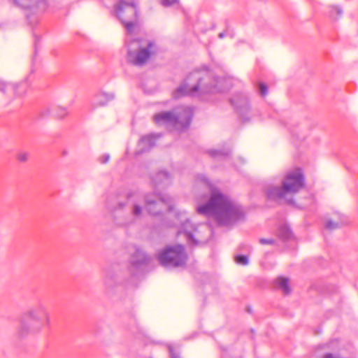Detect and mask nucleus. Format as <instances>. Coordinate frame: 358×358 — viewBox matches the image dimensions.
I'll return each instance as SVG.
<instances>
[{
    "mask_svg": "<svg viewBox=\"0 0 358 358\" xmlns=\"http://www.w3.org/2000/svg\"><path fill=\"white\" fill-rule=\"evenodd\" d=\"M230 102L241 115H243L250 110L248 99L243 94H236L230 100Z\"/></svg>",
    "mask_w": 358,
    "mask_h": 358,
    "instance_id": "nucleus-11",
    "label": "nucleus"
},
{
    "mask_svg": "<svg viewBox=\"0 0 358 358\" xmlns=\"http://www.w3.org/2000/svg\"><path fill=\"white\" fill-rule=\"evenodd\" d=\"M344 223L342 222H334V221H332L331 220H328L325 222V227L327 229L333 230V229H336L340 227Z\"/></svg>",
    "mask_w": 358,
    "mask_h": 358,
    "instance_id": "nucleus-21",
    "label": "nucleus"
},
{
    "mask_svg": "<svg viewBox=\"0 0 358 358\" xmlns=\"http://www.w3.org/2000/svg\"><path fill=\"white\" fill-rule=\"evenodd\" d=\"M159 263L164 267H179L186 264L187 255L182 245L169 246L157 255Z\"/></svg>",
    "mask_w": 358,
    "mask_h": 358,
    "instance_id": "nucleus-8",
    "label": "nucleus"
},
{
    "mask_svg": "<svg viewBox=\"0 0 358 358\" xmlns=\"http://www.w3.org/2000/svg\"><path fill=\"white\" fill-rule=\"evenodd\" d=\"M65 115H66V112L65 110H64V114L62 115L64 116Z\"/></svg>",
    "mask_w": 358,
    "mask_h": 358,
    "instance_id": "nucleus-33",
    "label": "nucleus"
},
{
    "mask_svg": "<svg viewBox=\"0 0 358 358\" xmlns=\"http://www.w3.org/2000/svg\"><path fill=\"white\" fill-rule=\"evenodd\" d=\"M227 83V79L213 78L206 69L196 70L190 73L185 83L173 92V97L178 99L184 95L202 96L224 92L228 90Z\"/></svg>",
    "mask_w": 358,
    "mask_h": 358,
    "instance_id": "nucleus-3",
    "label": "nucleus"
},
{
    "mask_svg": "<svg viewBox=\"0 0 358 358\" xmlns=\"http://www.w3.org/2000/svg\"><path fill=\"white\" fill-rule=\"evenodd\" d=\"M208 153L210 156L213 157L227 156L229 154V152H222L221 150H210L208 151Z\"/></svg>",
    "mask_w": 358,
    "mask_h": 358,
    "instance_id": "nucleus-23",
    "label": "nucleus"
},
{
    "mask_svg": "<svg viewBox=\"0 0 358 358\" xmlns=\"http://www.w3.org/2000/svg\"><path fill=\"white\" fill-rule=\"evenodd\" d=\"M343 14V10L340 7L338 6H331L330 7L329 15L334 19L336 20L339 17H341Z\"/></svg>",
    "mask_w": 358,
    "mask_h": 358,
    "instance_id": "nucleus-20",
    "label": "nucleus"
},
{
    "mask_svg": "<svg viewBox=\"0 0 358 358\" xmlns=\"http://www.w3.org/2000/svg\"><path fill=\"white\" fill-rule=\"evenodd\" d=\"M13 2L17 6L24 8H36L41 11H44L46 9V0H41L36 1L35 0H12Z\"/></svg>",
    "mask_w": 358,
    "mask_h": 358,
    "instance_id": "nucleus-13",
    "label": "nucleus"
},
{
    "mask_svg": "<svg viewBox=\"0 0 358 358\" xmlns=\"http://www.w3.org/2000/svg\"><path fill=\"white\" fill-rule=\"evenodd\" d=\"M114 12L116 17L125 26L129 34L125 41L128 48V62L137 66L144 64L150 57L155 53L156 47L152 41L132 38L131 34L133 32L138 17V10L136 5L120 1L115 6Z\"/></svg>",
    "mask_w": 358,
    "mask_h": 358,
    "instance_id": "nucleus-1",
    "label": "nucleus"
},
{
    "mask_svg": "<svg viewBox=\"0 0 358 358\" xmlns=\"http://www.w3.org/2000/svg\"><path fill=\"white\" fill-rule=\"evenodd\" d=\"M236 262L238 264L246 265L248 263V259L245 255H238L236 257Z\"/></svg>",
    "mask_w": 358,
    "mask_h": 358,
    "instance_id": "nucleus-24",
    "label": "nucleus"
},
{
    "mask_svg": "<svg viewBox=\"0 0 358 358\" xmlns=\"http://www.w3.org/2000/svg\"><path fill=\"white\" fill-rule=\"evenodd\" d=\"M279 235L285 239L289 238L292 236V231L287 226H282L279 230Z\"/></svg>",
    "mask_w": 358,
    "mask_h": 358,
    "instance_id": "nucleus-22",
    "label": "nucleus"
},
{
    "mask_svg": "<svg viewBox=\"0 0 358 358\" xmlns=\"http://www.w3.org/2000/svg\"><path fill=\"white\" fill-rule=\"evenodd\" d=\"M137 197H138V194H132L129 195V200L131 199L132 198L136 199Z\"/></svg>",
    "mask_w": 358,
    "mask_h": 358,
    "instance_id": "nucleus-31",
    "label": "nucleus"
},
{
    "mask_svg": "<svg viewBox=\"0 0 358 358\" xmlns=\"http://www.w3.org/2000/svg\"><path fill=\"white\" fill-rule=\"evenodd\" d=\"M143 213V208L142 207L138 204V203H134L133 209L131 211L132 215L134 217V218H132L130 221L124 223V225H129L130 224H132L135 222L136 218H138L141 216Z\"/></svg>",
    "mask_w": 358,
    "mask_h": 358,
    "instance_id": "nucleus-18",
    "label": "nucleus"
},
{
    "mask_svg": "<svg viewBox=\"0 0 358 358\" xmlns=\"http://www.w3.org/2000/svg\"><path fill=\"white\" fill-rule=\"evenodd\" d=\"M27 87L28 85L26 83H22L18 85H13L11 83L0 81V91L4 94L12 91L13 92V94L20 96L26 92Z\"/></svg>",
    "mask_w": 358,
    "mask_h": 358,
    "instance_id": "nucleus-12",
    "label": "nucleus"
},
{
    "mask_svg": "<svg viewBox=\"0 0 358 358\" xmlns=\"http://www.w3.org/2000/svg\"><path fill=\"white\" fill-rule=\"evenodd\" d=\"M199 180L208 188L210 197L208 202L197 206V212L213 217L220 225H229L243 217L241 207L215 188L204 176Z\"/></svg>",
    "mask_w": 358,
    "mask_h": 358,
    "instance_id": "nucleus-2",
    "label": "nucleus"
},
{
    "mask_svg": "<svg viewBox=\"0 0 358 358\" xmlns=\"http://www.w3.org/2000/svg\"><path fill=\"white\" fill-rule=\"evenodd\" d=\"M178 0H162V4L164 6H169L176 3Z\"/></svg>",
    "mask_w": 358,
    "mask_h": 358,
    "instance_id": "nucleus-29",
    "label": "nucleus"
},
{
    "mask_svg": "<svg viewBox=\"0 0 358 358\" xmlns=\"http://www.w3.org/2000/svg\"><path fill=\"white\" fill-rule=\"evenodd\" d=\"M110 160V155L108 154H104L103 155L100 159L99 161L101 164H106Z\"/></svg>",
    "mask_w": 358,
    "mask_h": 358,
    "instance_id": "nucleus-28",
    "label": "nucleus"
},
{
    "mask_svg": "<svg viewBox=\"0 0 358 358\" xmlns=\"http://www.w3.org/2000/svg\"><path fill=\"white\" fill-rule=\"evenodd\" d=\"M148 260L149 257L140 248L134 247V252L130 259L131 270L140 268Z\"/></svg>",
    "mask_w": 358,
    "mask_h": 358,
    "instance_id": "nucleus-10",
    "label": "nucleus"
},
{
    "mask_svg": "<svg viewBox=\"0 0 358 358\" xmlns=\"http://www.w3.org/2000/svg\"><path fill=\"white\" fill-rule=\"evenodd\" d=\"M224 36H225V34H224V33H220L218 35L220 38H222Z\"/></svg>",
    "mask_w": 358,
    "mask_h": 358,
    "instance_id": "nucleus-32",
    "label": "nucleus"
},
{
    "mask_svg": "<svg viewBox=\"0 0 358 358\" xmlns=\"http://www.w3.org/2000/svg\"><path fill=\"white\" fill-rule=\"evenodd\" d=\"M277 287L280 289L285 294L290 293V287L289 285V280L286 278L279 277L275 280Z\"/></svg>",
    "mask_w": 358,
    "mask_h": 358,
    "instance_id": "nucleus-17",
    "label": "nucleus"
},
{
    "mask_svg": "<svg viewBox=\"0 0 358 358\" xmlns=\"http://www.w3.org/2000/svg\"><path fill=\"white\" fill-rule=\"evenodd\" d=\"M169 352L171 358H178V356L173 352V350L171 348H169Z\"/></svg>",
    "mask_w": 358,
    "mask_h": 358,
    "instance_id": "nucleus-30",
    "label": "nucleus"
},
{
    "mask_svg": "<svg viewBox=\"0 0 358 358\" xmlns=\"http://www.w3.org/2000/svg\"><path fill=\"white\" fill-rule=\"evenodd\" d=\"M304 186V177L301 169L289 171L283 181L282 187H273L267 189L266 194L269 199H285L289 203H292V199L287 198L289 194L299 192Z\"/></svg>",
    "mask_w": 358,
    "mask_h": 358,
    "instance_id": "nucleus-7",
    "label": "nucleus"
},
{
    "mask_svg": "<svg viewBox=\"0 0 358 358\" xmlns=\"http://www.w3.org/2000/svg\"><path fill=\"white\" fill-rule=\"evenodd\" d=\"M155 145V138L154 135H147L142 137L138 143L139 150L137 151V155L143 153L149 150Z\"/></svg>",
    "mask_w": 358,
    "mask_h": 358,
    "instance_id": "nucleus-15",
    "label": "nucleus"
},
{
    "mask_svg": "<svg viewBox=\"0 0 358 358\" xmlns=\"http://www.w3.org/2000/svg\"><path fill=\"white\" fill-rule=\"evenodd\" d=\"M176 221L173 225L179 227L178 235L183 234L187 243L191 245H201L207 242L211 235V230L206 224L196 227L187 217L185 212L176 215Z\"/></svg>",
    "mask_w": 358,
    "mask_h": 358,
    "instance_id": "nucleus-5",
    "label": "nucleus"
},
{
    "mask_svg": "<svg viewBox=\"0 0 358 358\" xmlns=\"http://www.w3.org/2000/svg\"><path fill=\"white\" fill-rule=\"evenodd\" d=\"M104 285L107 289H110L115 284V278L110 273H107L103 279Z\"/></svg>",
    "mask_w": 358,
    "mask_h": 358,
    "instance_id": "nucleus-19",
    "label": "nucleus"
},
{
    "mask_svg": "<svg viewBox=\"0 0 358 358\" xmlns=\"http://www.w3.org/2000/svg\"><path fill=\"white\" fill-rule=\"evenodd\" d=\"M50 323V314L47 307L42 303L25 312L20 320L18 333L24 336L28 334H35L41 332L43 327Z\"/></svg>",
    "mask_w": 358,
    "mask_h": 358,
    "instance_id": "nucleus-4",
    "label": "nucleus"
},
{
    "mask_svg": "<svg viewBox=\"0 0 358 358\" xmlns=\"http://www.w3.org/2000/svg\"><path fill=\"white\" fill-rule=\"evenodd\" d=\"M193 116V110L189 106H180L172 111H164L153 116L154 122L159 126L179 131L189 127Z\"/></svg>",
    "mask_w": 358,
    "mask_h": 358,
    "instance_id": "nucleus-6",
    "label": "nucleus"
},
{
    "mask_svg": "<svg viewBox=\"0 0 358 358\" xmlns=\"http://www.w3.org/2000/svg\"><path fill=\"white\" fill-rule=\"evenodd\" d=\"M115 94L112 92H106L100 91L96 93L92 99V104L94 106H103L115 99Z\"/></svg>",
    "mask_w": 358,
    "mask_h": 358,
    "instance_id": "nucleus-14",
    "label": "nucleus"
},
{
    "mask_svg": "<svg viewBox=\"0 0 358 358\" xmlns=\"http://www.w3.org/2000/svg\"><path fill=\"white\" fill-rule=\"evenodd\" d=\"M145 208L150 214L156 215L166 208L169 211L173 210L171 199L161 194L148 195L145 198Z\"/></svg>",
    "mask_w": 358,
    "mask_h": 358,
    "instance_id": "nucleus-9",
    "label": "nucleus"
},
{
    "mask_svg": "<svg viewBox=\"0 0 358 358\" xmlns=\"http://www.w3.org/2000/svg\"><path fill=\"white\" fill-rule=\"evenodd\" d=\"M171 175L166 171L157 173L152 178L155 185L158 186L161 184L167 185L171 182Z\"/></svg>",
    "mask_w": 358,
    "mask_h": 358,
    "instance_id": "nucleus-16",
    "label": "nucleus"
},
{
    "mask_svg": "<svg viewBox=\"0 0 358 358\" xmlns=\"http://www.w3.org/2000/svg\"><path fill=\"white\" fill-rule=\"evenodd\" d=\"M29 158V154L26 152H20L17 155V159L18 161L21 162H24L27 161Z\"/></svg>",
    "mask_w": 358,
    "mask_h": 358,
    "instance_id": "nucleus-25",
    "label": "nucleus"
},
{
    "mask_svg": "<svg viewBox=\"0 0 358 358\" xmlns=\"http://www.w3.org/2000/svg\"><path fill=\"white\" fill-rule=\"evenodd\" d=\"M274 240L272 239V238H269V239H267V238H260L259 239V243L261 244H263V245H265V244H268V245H272L274 243Z\"/></svg>",
    "mask_w": 358,
    "mask_h": 358,
    "instance_id": "nucleus-27",
    "label": "nucleus"
},
{
    "mask_svg": "<svg viewBox=\"0 0 358 358\" xmlns=\"http://www.w3.org/2000/svg\"><path fill=\"white\" fill-rule=\"evenodd\" d=\"M259 92L262 96H264L267 94V87L264 83H259Z\"/></svg>",
    "mask_w": 358,
    "mask_h": 358,
    "instance_id": "nucleus-26",
    "label": "nucleus"
}]
</instances>
